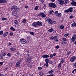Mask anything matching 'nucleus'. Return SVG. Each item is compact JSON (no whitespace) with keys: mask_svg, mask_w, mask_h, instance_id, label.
<instances>
[{"mask_svg":"<svg viewBox=\"0 0 76 76\" xmlns=\"http://www.w3.org/2000/svg\"><path fill=\"white\" fill-rule=\"evenodd\" d=\"M45 20L47 22H48L49 24H50V25H53V24H55L57 23L56 21H52V20H51V19L49 18H47L45 19Z\"/></svg>","mask_w":76,"mask_h":76,"instance_id":"f257e3e1","label":"nucleus"},{"mask_svg":"<svg viewBox=\"0 0 76 76\" xmlns=\"http://www.w3.org/2000/svg\"><path fill=\"white\" fill-rule=\"evenodd\" d=\"M49 7H52L53 8H55L56 7V4L54 3H49Z\"/></svg>","mask_w":76,"mask_h":76,"instance_id":"f03ea898","label":"nucleus"},{"mask_svg":"<svg viewBox=\"0 0 76 76\" xmlns=\"http://www.w3.org/2000/svg\"><path fill=\"white\" fill-rule=\"evenodd\" d=\"M20 42L22 44H26L27 43L26 40L25 39H20Z\"/></svg>","mask_w":76,"mask_h":76,"instance_id":"7ed1b4c3","label":"nucleus"},{"mask_svg":"<svg viewBox=\"0 0 76 76\" xmlns=\"http://www.w3.org/2000/svg\"><path fill=\"white\" fill-rule=\"evenodd\" d=\"M32 58V57L31 56H29L27 58V59L26 61L27 62H28L29 63H31V62L30 61Z\"/></svg>","mask_w":76,"mask_h":76,"instance_id":"20e7f679","label":"nucleus"},{"mask_svg":"<svg viewBox=\"0 0 76 76\" xmlns=\"http://www.w3.org/2000/svg\"><path fill=\"white\" fill-rule=\"evenodd\" d=\"M76 39V34H74L73 35V37L71 39V42H74L75 41Z\"/></svg>","mask_w":76,"mask_h":76,"instance_id":"39448f33","label":"nucleus"},{"mask_svg":"<svg viewBox=\"0 0 76 76\" xmlns=\"http://www.w3.org/2000/svg\"><path fill=\"white\" fill-rule=\"evenodd\" d=\"M76 57L75 56H72L71 57L70 59V61L71 62H74L75 61V60H76Z\"/></svg>","mask_w":76,"mask_h":76,"instance_id":"423d86ee","label":"nucleus"},{"mask_svg":"<svg viewBox=\"0 0 76 76\" xmlns=\"http://www.w3.org/2000/svg\"><path fill=\"white\" fill-rule=\"evenodd\" d=\"M32 26H33V27H35V28L38 27L37 22H34L32 24Z\"/></svg>","mask_w":76,"mask_h":76,"instance_id":"0eeeda50","label":"nucleus"},{"mask_svg":"<svg viewBox=\"0 0 76 76\" xmlns=\"http://www.w3.org/2000/svg\"><path fill=\"white\" fill-rule=\"evenodd\" d=\"M58 1L59 2V4L61 6L62 4H64V0H58Z\"/></svg>","mask_w":76,"mask_h":76,"instance_id":"6e6552de","label":"nucleus"},{"mask_svg":"<svg viewBox=\"0 0 76 76\" xmlns=\"http://www.w3.org/2000/svg\"><path fill=\"white\" fill-rule=\"evenodd\" d=\"M7 0H0V3L4 4L7 3Z\"/></svg>","mask_w":76,"mask_h":76,"instance_id":"1a4fd4ad","label":"nucleus"},{"mask_svg":"<svg viewBox=\"0 0 76 76\" xmlns=\"http://www.w3.org/2000/svg\"><path fill=\"white\" fill-rule=\"evenodd\" d=\"M40 15L42 18H45V17H46V15L44 13H41Z\"/></svg>","mask_w":76,"mask_h":76,"instance_id":"9d476101","label":"nucleus"},{"mask_svg":"<svg viewBox=\"0 0 76 76\" xmlns=\"http://www.w3.org/2000/svg\"><path fill=\"white\" fill-rule=\"evenodd\" d=\"M37 26H41L42 25V23L40 22V21L37 22Z\"/></svg>","mask_w":76,"mask_h":76,"instance_id":"9b49d317","label":"nucleus"},{"mask_svg":"<svg viewBox=\"0 0 76 76\" xmlns=\"http://www.w3.org/2000/svg\"><path fill=\"white\" fill-rule=\"evenodd\" d=\"M53 72H54L53 71L51 70L50 71H49L48 72V73L49 74H50V76H52V75H53V76H54V75H53Z\"/></svg>","mask_w":76,"mask_h":76,"instance_id":"f8f14e48","label":"nucleus"},{"mask_svg":"<svg viewBox=\"0 0 76 76\" xmlns=\"http://www.w3.org/2000/svg\"><path fill=\"white\" fill-rule=\"evenodd\" d=\"M71 4L72 6H76V2L73 1L71 2Z\"/></svg>","mask_w":76,"mask_h":76,"instance_id":"ddd939ff","label":"nucleus"},{"mask_svg":"<svg viewBox=\"0 0 76 76\" xmlns=\"http://www.w3.org/2000/svg\"><path fill=\"white\" fill-rule=\"evenodd\" d=\"M71 27H76V23L75 22L73 23L72 24H71Z\"/></svg>","mask_w":76,"mask_h":76,"instance_id":"4468645a","label":"nucleus"},{"mask_svg":"<svg viewBox=\"0 0 76 76\" xmlns=\"http://www.w3.org/2000/svg\"><path fill=\"white\" fill-rule=\"evenodd\" d=\"M26 39L28 41H30L31 40V37L30 36L27 37Z\"/></svg>","mask_w":76,"mask_h":76,"instance_id":"2eb2a0df","label":"nucleus"},{"mask_svg":"<svg viewBox=\"0 0 76 76\" xmlns=\"http://www.w3.org/2000/svg\"><path fill=\"white\" fill-rule=\"evenodd\" d=\"M43 58H48L49 57V56L48 55H44L42 56Z\"/></svg>","mask_w":76,"mask_h":76,"instance_id":"dca6fc26","label":"nucleus"},{"mask_svg":"<svg viewBox=\"0 0 76 76\" xmlns=\"http://www.w3.org/2000/svg\"><path fill=\"white\" fill-rule=\"evenodd\" d=\"M16 7L15 6H13L11 8V9L12 10H16Z\"/></svg>","mask_w":76,"mask_h":76,"instance_id":"f3484780","label":"nucleus"},{"mask_svg":"<svg viewBox=\"0 0 76 76\" xmlns=\"http://www.w3.org/2000/svg\"><path fill=\"white\" fill-rule=\"evenodd\" d=\"M12 15L13 16H16V15H17V13L16 12V11H13L12 12Z\"/></svg>","mask_w":76,"mask_h":76,"instance_id":"a211bd4d","label":"nucleus"},{"mask_svg":"<svg viewBox=\"0 0 76 76\" xmlns=\"http://www.w3.org/2000/svg\"><path fill=\"white\" fill-rule=\"evenodd\" d=\"M68 10L69 12H73V7H70L68 9Z\"/></svg>","mask_w":76,"mask_h":76,"instance_id":"6ab92c4d","label":"nucleus"},{"mask_svg":"<svg viewBox=\"0 0 76 76\" xmlns=\"http://www.w3.org/2000/svg\"><path fill=\"white\" fill-rule=\"evenodd\" d=\"M56 38H57L56 36H55L53 37H50V39H51L53 40H55V39H56Z\"/></svg>","mask_w":76,"mask_h":76,"instance_id":"aec40b11","label":"nucleus"},{"mask_svg":"<svg viewBox=\"0 0 76 76\" xmlns=\"http://www.w3.org/2000/svg\"><path fill=\"white\" fill-rule=\"evenodd\" d=\"M16 67H19L20 66V63L19 62H17L16 64Z\"/></svg>","mask_w":76,"mask_h":76,"instance_id":"412c9836","label":"nucleus"},{"mask_svg":"<svg viewBox=\"0 0 76 76\" xmlns=\"http://www.w3.org/2000/svg\"><path fill=\"white\" fill-rule=\"evenodd\" d=\"M56 16L58 17H61V14L60 13H59L56 15Z\"/></svg>","mask_w":76,"mask_h":76,"instance_id":"4be33fe9","label":"nucleus"},{"mask_svg":"<svg viewBox=\"0 0 76 76\" xmlns=\"http://www.w3.org/2000/svg\"><path fill=\"white\" fill-rule=\"evenodd\" d=\"M27 20H26V19H24L23 20V21H22V22L23 23H26V22Z\"/></svg>","mask_w":76,"mask_h":76,"instance_id":"5701e85b","label":"nucleus"},{"mask_svg":"<svg viewBox=\"0 0 76 76\" xmlns=\"http://www.w3.org/2000/svg\"><path fill=\"white\" fill-rule=\"evenodd\" d=\"M10 50L11 51H15V50H16V48H12L10 49Z\"/></svg>","mask_w":76,"mask_h":76,"instance_id":"b1692460","label":"nucleus"},{"mask_svg":"<svg viewBox=\"0 0 76 76\" xmlns=\"http://www.w3.org/2000/svg\"><path fill=\"white\" fill-rule=\"evenodd\" d=\"M53 31H54V30H53V28H51L48 30V31L50 32H52Z\"/></svg>","mask_w":76,"mask_h":76,"instance_id":"393cba45","label":"nucleus"},{"mask_svg":"<svg viewBox=\"0 0 76 76\" xmlns=\"http://www.w3.org/2000/svg\"><path fill=\"white\" fill-rule=\"evenodd\" d=\"M53 13H54V11H53V10H51L50 12V14L51 15H53Z\"/></svg>","mask_w":76,"mask_h":76,"instance_id":"a878e982","label":"nucleus"},{"mask_svg":"<svg viewBox=\"0 0 76 76\" xmlns=\"http://www.w3.org/2000/svg\"><path fill=\"white\" fill-rule=\"evenodd\" d=\"M45 61L46 63H49V60L48 59H45Z\"/></svg>","mask_w":76,"mask_h":76,"instance_id":"bb28decb","label":"nucleus"},{"mask_svg":"<svg viewBox=\"0 0 76 76\" xmlns=\"http://www.w3.org/2000/svg\"><path fill=\"white\" fill-rule=\"evenodd\" d=\"M58 68H59V69H60L61 68V64L59 63L58 64Z\"/></svg>","mask_w":76,"mask_h":76,"instance_id":"cd10ccee","label":"nucleus"},{"mask_svg":"<svg viewBox=\"0 0 76 76\" xmlns=\"http://www.w3.org/2000/svg\"><path fill=\"white\" fill-rule=\"evenodd\" d=\"M60 28L61 29H64V26L63 25L61 26H60Z\"/></svg>","mask_w":76,"mask_h":76,"instance_id":"c85d7f7f","label":"nucleus"},{"mask_svg":"<svg viewBox=\"0 0 76 76\" xmlns=\"http://www.w3.org/2000/svg\"><path fill=\"white\" fill-rule=\"evenodd\" d=\"M10 29L11 30H12V31H15V29L13 27H11L10 28Z\"/></svg>","mask_w":76,"mask_h":76,"instance_id":"c756f323","label":"nucleus"},{"mask_svg":"<svg viewBox=\"0 0 76 76\" xmlns=\"http://www.w3.org/2000/svg\"><path fill=\"white\" fill-rule=\"evenodd\" d=\"M1 20H7V18H1Z\"/></svg>","mask_w":76,"mask_h":76,"instance_id":"7c9ffc66","label":"nucleus"},{"mask_svg":"<svg viewBox=\"0 0 76 76\" xmlns=\"http://www.w3.org/2000/svg\"><path fill=\"white\" fill-rule=\"evenodd\" d=\"M16 11L17 12H19L20 11V8H16L15 9Z\"/></svg>","mask_w":76,"mask_h":76,"instance_id":"2f4dec72","label":"nucleus"},{"mask_svg":"<svg viewBox=\"0 0 76 76\" xmlns=\"http://www.w3.org/2000/svg\"><path fill=\"white\" fill-rule=\"evenodd\" d=\"M16 55H17V56H20V54L19 52H18V53H16Z\"/></svg>","mask_w":76,"mask_h":76,"instance_id":"473e14b6","label":"nucleus"},{"mask_svg":"<svg viewBox=\"0 0 76 76\" xmlns=\"http://www.w3.org/2000/svg\"><path fill=\"white\" fill-rule=\"evenodd\" d=\"M38 9V6H36L34 8L35 10H37Z\"/></svg>","mask_w":76,"mask_h":76,"instance_id":"72a5a7b5","label":"nucleus"},{"mask_svg":"<svg viewBox=\"0 0 76 76\" xmlns=\"http://www.w3.org/2000/svg\"><path fill=\"white\" fill-rule=\"evenodd\" d=\"M65 13H68L69 12V9L65 10L64 11Z\"/></svg>","mask_w":76,"mask_h":76,"instance_id":"f704fd0d","label":"nucleus"},{"mask_svg":"<svg viewBox=\"0 0 76 76\" xmlns=\"http://www.w3.org/2000/svg\"><path fill=\"white\" fill-rule=\"evenodd\" d=\"M64 62V60H61L60 61V63L61 64H63V63Z\"/></svg>","mask_w":76,"mask_h":76,"instance_id":"c9c22d12","label":"nucleus"},{"mask_svg":"<svg viewBox=\"0 0 76 76\" xmlns=\"http://www.w3.org/2000/svg\"><path fill=\"white\" fill-rule=\"evenodd\" d=\"M44 6L42 8V9H45V8H46V6H45V4H44Z\"/></svg>","mask_w":76,"mask_h":76,"instance_id":"e433bc0d","label":"nucleus"},{"mask_svg":"<svg viewBox=\"0 0 76 76\" xmlns=\"http://www.w3.org/2000/svg\"><path fill=\"white\" fill-rule=\"evenodd\" d=\"M29 33L30 34L32 35H34V33L32 31H30Z\"/></svg>","mask_w":76,"mask_h":76,"instance_id":"4c0bfd02","label":"nucleus"},{"mask_svg":"<svg viewBox=\"0 0 76 76\" xmlns=\"http://www.w3.org/2000/svg\"><path fill=\"white\" fill-rule=\"evenodd\" d=\"M62 40H63V41H67V39H66V38H63L62 39Z\"/></svg>","mask_w":76,"mask_h":76,"instance_id":"58836bf2","label":"nucleus"},{"mask_svg":"<svg viewBox=\"0 0 76 76\" xmlns=\"http://www.w3.org/2000/svg\"><path fill=\"white\" fill-rule=\"evenodd\" d=\"M61 44H63V45H64V44H66V42H61Z\"/></svg>","mask_w":76,"mask_h":76,"instance_id":"ea45409f","label":"nucleus"},{"mask_svg":"<svg viewBox=\"0 0 76 76\" xmlns=\"http://www.w3.org/2000/svg\"><path fill=\"white\" fill-rule=\"evenodd\" d=\"M39 75L40 76H43L44 75V73H43L42 72H41L39 74Z\"/></svg>","mask_w":76,"mask_h":76,"instance_id":"a19ab883","label":"nucleus"},{"mask_svg":"<svg viewBox=\"0 0 76 76\" xmlns=\"http://www.w3.org/2000/svg\"><path fill=\"white\" fill-rule=\"evenodd\" d=\"M3 31H0V35H3Z\"/></svg>","mask_w":76,"mask_h":76,"instance_id":"79ce46f5","label":"nucleus"},{"mask_svg":"<svg viewBox=\"0 0 76 76\" xmlns=\"http://www.w3.org/2000/svg\"><path fill=\"white\" fill-rule=\"evenodd\" d=\"M38 70H41L42 69V67L40 66L38 67Z\"/></svg>","mask_w":76,"mask_h":76,"instance_id":"37998d69","label":"nucleus"},{"mask_svg":"<svg viewBox=\"0 0 76 76\" xmlns=\"http://www.w3.org/2000/svg\"><path fill=\"white\" fill-rule=\"evenodd\" d=\"M72 52L70 51L68 53L66 54L67 56H69V54H70V53H71Z\"/></svg>","mask_w":76,"mask_h":76,"instance_id":"c03bdc74","label":"nucleus"},{"mask_svg":"<svg viewBox=\"0 0 76 76\" xmlns=\"http://www.w3.org/2000/svg\"><path fill=\"white\" fill-rule=\"evenodd\" d=\"M7 55L8 56V57H10V56H11V54L10 53H8L7 54Z\"/></svg>","mask_w":76,"mask_h":76,"instance_id":"a18cd8bd","label":"nucleus"},{"mask_svg":"<svg viewBox=\"0 0 76 76\" xmlns=\"http://www.w3.org/2000/svg\"><path fill=\"white\" fill-rule=\"evenodd\" d=\"M53 55L52 54H51L50 55V58H53Z\"/></svg>","mask_w":76,"mask_h":76,"instance_id":"49530a36","label":"nucleus"},{"mask_svg":"<svg viewBox=\"0 0 76 76\" xmlns=\"http://www.w3.org/2000/svg\"><path fill=\"white\" fill-rule=\"evenodd\" d=\"M52 55H53V56H56V53H53Z\"/></svg>","mask_w":76,"mask_h":76,"instance_id":"de8ad7c7","label":"nucleus"},{"mask_svg":"<svg viewBox=\"0 0 76 76\" xmlns=\"http://www.w3.org/2000/svg\"><path fill=\"white\" fill-rule=\"evenodd\" d=\"M15 23L16 24L18 23V20H15L14 21Z\"/></svg>","mask_w":76,"mask_h":76,"instance_id":"09e8293b","label":"nucleus"},{"mask_svg":"<svg viewBox=\"0 0 76 76\" xmlns=\"http://www.w3.org/2000/svg\"><path fill=\"white\" fill-rule=\"evenodd\" d=\"M2 56H6V53H3Z\"/></svg>","mask_w":76,"mask_h":76,"instance_id":"8fccbe9b","label":"nucleus"},{"mask_svg":"<svg viewBox=\"0 0 76 76\" xmlns=\"http://www.w3.org/2000/svg\"><path fill=\"white\" fill-rule=\"evenodd\" d=\"M3 36L4 37H6V36H7V34L5 33H4L3 34Z\"/></svg>","mask_w":76,"mask_h":76,"instance_id":"3c124183","label":"nucleus"},{"mask_svg":"<svg viewBox=\"0 0 76 76\" xmlns=\"http://www.w3.org/2000/svg\"><path fill=\"white\" fill-rule=\"evenodd\" d=\"M58 11H56V12H55V14L56 15H57V14H58Z\"/></svg>","mask_w":76,"mask_h":76,"instance_id":"603ef678","label":"nucleus"},{"mask_svg":"<svg viewBox=\"0 0 76 76\" xmlns=\"http://www.w3.org/2000/svg\"><path fill=\"white\" fill-rule=\"evenodd\" d=\"M53 63H54V62L53 61H50L49 62V64H53Z\"/></svg>","mask_w":76,"mask_h":76,"instance_id":"864d4df0","label":"nucleus"},{"mask_svg":"<svg viewBox=\"0 0 76 76\" xmlns=\"http://www.w3.org/2000/svg\"><path fill=\"white\" fill-rule=\"evenodd\" d=\"M45 65L46 67H48V63H46Z\"/></svg>","mask_w":76,"mask_h":76,"instance_id":"5fc2aeb1","label":"nucleus"},{"mask_svg":"<svg viewBox=\"0 0 76 76\" xmlns=\"http://www.w3.org/2000/svg\"><path fill=\"white\" fill-rule=\"evenodd\" d=\"M69 35V34H65L64 35V37H67Z\"/></svg>","mask_w":76,"mask_h":76,"instance_id":"6e6d98bb","label":"nucleus"},{"mask_svg":"<svg viewBox=\"0 0 76 76\" xmlns=\"http://www.w3.org/2000/svg\"><path fill=\"white\" fill-rule=\"evenodd\" d=\"M59 46L58 45H57L56 46V48H57V49H58V48H59Z\"/></svg>","mask_w":76,"mask_h":76,"instance_id":"4d7b16f0","label":"nucleus"},{"mask_svg":"<svg viewBox=\"0 0 76 76\" xmlns=\"http://www.w3.org/2000/svg\"><path fill=\"white\" fill-rule=\"evenodd\" d=\"M13 34L12 32H11L10 33V35H13Z\"/></svg>","mask_w":76,"mask_h":76,"instance_id":"13d9d810","label":"nucleus"},{"mask_svg":"<svg viewBox=\"0 0 76 76\" xmlns=\"http://www.w3.org/2000/svg\"><path fill=\"white\" fill-rule=\"evenodd\" d=\"M0 64H1V65H2V64H3V63L2 62H0Z\"/></svg>","mask_w":76,"mask_h":76,"instance_id":"bf43d9fd","label":"nucleus"},{"mask_svg":"<svg viewBox=\"0 0 76 76\" xmlns=\"http://www.w3.org/2000/svg\"><path fill=\"white\" fill-rule=\"evenodd\" d=\"M66 1L67 3H68L69 2V0H65Z\"/></svg>","mask_w":76,"mask_h":76,"instance_id":"052dcab7","label":"nucleus"},{"mask_svg":"<svg viewBox=\"0 0 76 76\" xmlns=\"http://www.w3.org/2000/svg\"><path fill=\"white\" fill-rule=\"evenodd\" d=\"M58 41V40L57 39L55 41V42H57V41Z\"/></svg>","mask_w":76,"mask_h":76,"instance_id":"680f3d73","label":"nucleus"},{"mask_svg":"<svg viewBox=\"0 0 76 76\" xmlns=\"http://www.w3.org/2000/svg\"><path fill=\"white\" fill-rule=\"evenodd\" d=\"M25 8H26V9H27V8H28V6H26L25 7Z\"/></svg>","mask_w":76,"mask_h":76,"instance_id":"e2e57ef3","label":"nucleus"},{"mask_svg":"<svg viewBox=\"0 0 76 76\" xmlns=\"http://www.w3.org/2000/svg\"><path fill=\"white\" fill-rule=\"evenodd\" d=\"M4 76V75L3 74H1L0 75V76Z\"/></svg>","mask_w":76,"mask_h":76,"instance_id":"0e129e2a","label":"nucleus"},{"mask_svg":"<svg viewBox=\"0 0 76 76\" xmlns=\"http://www.w3.org/2000/svg\"><path fill=\"white\" fill-rule=\"evenodd\" d=\"M67 2L65 0V2L64 3V4H67Z\"/></svg>","mask_w":76,"mask_h":76,"instance_id":"69168bd1","label":"nucleus"},{"mask_svg":"<svg viewBox=\"0 0 76 76\" xmlns=\"http://www.w3.org/2000/svg\"><path fill=\"white\" fill-rule=\"evenodd\" d=\"M12 45V44L10 43V42H9V45Z\"/></svg>","mask_w":76,"mask_h":76,"instance_id":"338daca9","label":"nucleus"},{"mask_svg":"<svg viewBox=\"0 0 76 76\" xmlns=\"http://www.w3.org/2000/svg\"><path fill=\"white\" fill-rule=\"evenodd\" d=\"M73 18V16H72V15H71L70 16V18Z\"/></svg>","mask_w":76,"mask_h":76,"instance_id":"774afa93","label":"nucleus"}]
</instances>
